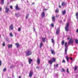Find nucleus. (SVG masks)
<instances>
[{
  "label": "nucleus",
  "instance_id": "1",
  "mask_svg": "<svg viewBox=\"0 0 78 78\" xmlns=\"http://www.w3.org/2000/svg\"><path fill=\"white\" fill-rule=\"evenodd\" d=\"M67 42H66L65 44V54H67V50H68V46L67 45Z\"/></svg>",
  "mask_w": 78,
  "mask_h": 78
},
{
  "label": "nucleus",
  "instance_id": "2",
  "mask_svg": "<svg viewBox=\"0 0 78 78\" xmlns=\"http://www.w3.org/2000/svg\"><path fill=\"white\" fill-rule=\"evenodd\" d=\"M32 53L31 51L30 50H27L26 52V56H29V55H31Z\"/></svg>",
  "mask_w": 78,
  "mask_h": 78
},
{
  "label": "nucleus",
  "instance_id": "3",
  "mask_svg": "<svg viewBox=\"0 0 78 78\" xmlns=\"http://www.w3.org/2000/svg\"><path fill=\"white\" fill-rule=\"evenodd\" d=\"M69 25V23H66V26L65 27V30L66 31H69V27H68Z\"/></svg>",
  "mask_w": 78,
  "mask_h": 78
},
{
  "label": "nucleus",
  "instance_id": "4",
  "mask_svg": "<svg viewBox=\"0 0 78 78\" xmlns=\"http://www.w3.org/2000/svg\"><path fill=\"white\" fill-rule=\"evenodd\" d=\"M73 40L72 38L70 39V41L68 42V44H73Z\"/></svg>",
  "mask_w": 78,
  "mask_h": 78
},
{
  "label": "nucleus",
  "instance_id": "5",
  "mask_svg": "<svg viewBox=\"0 0 78 78\" xmlns=\"http://www.w3.org/2000/svg\"><path fill=\"white\" fill-rule=\"evenodd\" d=\"M9 11V9L8 8V7H5V12L7 13H8Z\"/></svg>",
  "mask_w": 78,
  "mask_h": 78
},
{
  "label": "nucleus",
  "instance_id": "6",
  "mask_svg": "<svg viewBox=\"0 0 78 78\" xmlns=\"http://www.w3.org/2000/svg\"><path fill=\"white\" fill-rule=\"evenodd\" d=\"M41 62V60H40V58H38L37 59V63L38 65H39L40 62Z\"/></svg>",
  "mask_w": 78,
  "mask_h": 78
},
{
  "label": "nucleus",
  "instance_id": "7",
  "mask_svg": "<svg viewBox=\"0 0 78 78\" xmlns=\"http://www.w3.org/2000/svg\"><path fill=\"white\" fill-rule=\"evenodd\" d=\"M59 31H60L59 28H57V29L56 34H59Z\"/></svg>",
  "mask_w": 78,
  "mask_h": 78
},
{
  "label": "nucleus",
  "instance_id": "8",
  "mask_svg": "<svg viewBox=\"0 0 78 78\" xmlns=\"http://www.w3.org/2000/svg\"><path fill=\"white\" fill-rule=\"evenodd\" d=\"M33 75V71H30L29 73V77H31Z\"/></svg>",
  "mask_w": 78,
  "mask_h": 78
},
{
  "label": "nucleus",
  "instance_id": "9",
  "mask_svg": "<svg viewBox=\"0 0 78 78\" xmlns=\"http://www.w3.org/2000/svg\"><path fill=\"white\" fill-rule=\"evenodd\" d=\"M52 22H55V17L54 16H53L52 17Z\"/></svg>",
  "mask_w": 78,
  "mask_h": 78
},
{
  "label": "nucleus",
  "instance_id": "10",
  "mask_svg": "<svg viewBox=\"0 0 78 78\" xmlns=\"http://www.w3.org/2000/svg\"><path fill=\"white\" fill-rule=\"evenodd\" d=\"M41 17H44L45 16V13H44V12H43L41 14Z\"/></svg>",
  "mask_w": 78,
  "mask_h": 78
},
{
  "label": "nucleus",
  "instance_id": "11",
  "mask_svg": "<svg viewBox=\"0 0 78 78\" xmlns=\"http://www.w3.org/2000/svg\"><path fill=\"white\" fill-rule=\"evenodd\" d=\"M51 60L53 62H55L56 61V58H52Z\"/></svg>",
  "mask_w": 78,
  "mask_h": 78
},
{
  "label": "nucleus",
  "instance_id": "12",
  "mask_svg": "<svg viewBox=\"0 0 78 78\" xmlns=\"http://www.w3.org/2000/svg\"><path fill=\"white\" fill-rule=\"evenodd\" d=\"M16 9L17 10H20V8H19V6H18V5L17 4L16 6Z\"/></svg>",
  "mask_w": 78,
  "mask_h": 78
},
{
  "label": "nucleus",
  "instance_id": "13",
  "mask_svg": "<svg viewBox=\"0 0 78 78\" xmlns=\"http://www.w3.org/2000/svg\"><path fill=\"white\" fill-rule=\"evenodd\" d=\"M29 64H31V62H33V60L31 59V58L29 59Z\"/></svg>",
  "mask_w": 78,
  "mask_h": 78
},
{
  "label": "nucleus",
  "instance_id": "14",
  "mask_svg": "<svg viewBox=\"0 0 78 78\" xmlns=\"http://www.w3.org/2000/svg\"><path fill=\"white\" fill-rule=\"evenodd\" d=\"M48 62L50 64H52V63H53V61L51 60H48Z\"/></svg>",
  "mask_w": 78,
  "mask_h": 78
},
{
  "label": "nucleus",
  "instance_id": "15",
  "mask_svg": "<svg viewBox=\"0 0 78 78\" xmlns=\"http://www.w3.org/2000/svg\"><path fill=\"white\" fill-rule=\"evenodd\" d=\"M10 29L12 30L13 29V25L12 24L10 27Z\"/></svg>",
  "mask_w": 78,
  "mask_h": 78
},
{
  "label": "nucleus",
  "instance_id": "16",
  "mask_svg": "<svg viewBox=\"0 0 78 78\" xmlns=\"http://www.w3.org/2000/svg\"><path fill=\"white\" fill-rule=\"evenodd\" d=\"M62 12L63 15H64V14H66V10H64L62 11Z\"/></svg>",
  "mask_w": 78,
  "mask_h": 78
},
{
  "label": "nucleus",
  "instance_id": "17",
  "mask_svg": "<svg viewBox=\"0 0 78 78\" xmlns=\"http://www.w3.org/2000/svg\"><path fill=\"white\" fill-rule=\"evenodd\" d=\"M46 39V37L42 38V41L43 42H45V39Z\"/></svg>",
  "mask_w": 78,
  "mask_h": 78
},
{
  "label": "nucleus",
  "instance_id": "18",
  "mask_svg": "<svg viewBox=\"0 0 78 78\" xmlns=\"http://www.w3.org/2000/svg\"><path fill=\"white\" fill-rule=\"evenodd\" d=\"M66 59L67 61V62H69V56L68 55H66Z\"/></svg>",
  "mask_w": 78,
  "mask_h": 78
},
{
  "label": "nucleus",
  "instance_id": "19",
  "mask_svg": "<svg viewBox=\"0 0 78 78\" xmlns=\"http://www.w3.org/2000/svg\"><path fill=\"white\" fill-rule=\"evenodd\" d=\"M66 5V3L65 2H62V5L63 6H65Z\"/></svg>",
  "mask_w": 78,
  "mask_h": 78
},
{
  "label": "nucleus",
  "instance_id": "20",
  "mask_svg": "<svg viewBox=\"0 0 78 78\" xmlns=\"http://www.w3.org/2000/svg\"><path fill=\"white\" fill-rule=\"evenodd\" d=\"M51 53L52 54H55V51H54V50L51 49Z\"/></svg>",
  "mask_w": 78,
  "mask_h": 78
},
{
  "label": "nucleus",
  "instance_id": "21",
  "mask_svg": "<svg viewBox=\"0 0 78 78\" xmlns=\"http://www.w3.org/2000/svg\"><path fill=\"white\" fill-rule=\"evenodd\" d=\"M8 46L9 48H11L12 47V44H8Z\"/></svg>",
  "mask_w": 78,
  "mask_h": 78
},
{
  "label": "nucleus",
  "instance_id": "22",
  "mask_svg": "<svg viewBox=\"0 0 78 78\" xmlns=\"http://www.w3.org/2000/svg\"><path fill=\"white\" fill-rule=\"evenodd\" d=\"M17 48H18L19 46V43H16L15 44Z\"/></svg>",
  "mask_w": 78,
  "mask_h": 78
},
{
  "label": "nucleus",
  "instance_id": "23",
  "mask_svg": "<svg viewBox=\"0 0 78 78\" xmlns=\"http://www.w3.org/2000/svg\"><path fill=\"white\" fill-rule=\"evenodd\" d=\"M76 17L77 20H78V13L77 12L76 14Z\"/></svg>",
  "mask_w": 78,
  "mask_h": 78
},
{
  "label": "nucleus",
  "instance_id": "24",
  "mask_svg": "<svg viewBox=\"0 0 78 78\" xmlns=\"http://www.w3.org/2000/svg\"><path fill=\"white\" fill-rule=\"evenodd\" d=\"M42 45H43V44H42V42H41V43H40V48H41L42 47Z\"/></svg>",
  "mask_w": 78,
  "mask_h": 78
},
{
  "label": "nucleus",
  "instance_id": "25",
  "mask_svg": "<svg viewBox=\"0 0 78 78\" xmlns=\"http://www.w3.org/2000/svg\"><path fill=\"white\" fill-rule=\"evenodd\" d=\"M9 35L10 37H13V35H12V33H10Z\"/></svg>",
  "mask_w": 78,
  "mask_h": 78
},
{
  "label": "nucleus",
  "instance_id": "26",
  "mask_svg": "<svg viewBox=\"0 0 78 78\" xmlns=\"http://www.w3.org/2000/svg\"><path fill=\"white\" fill-rule=\"evenodd\" d=\"M1 4L2 5L4 4V0H1Z\"/></svg>",
  "mask_w": 78,
  "mask_h": 78
},
{
  "label": "nucleus",
  "instance_id": "27",
  "mask_svg": "<svg viewBox=\"0 0 78 78\" xmlns=\"http://www.w3.org/2000/svg\"><path fill=\"white\" fill-rule=\"evenodd\" d=\"M16 16V17H19V16H20V15L18 14H15Z\"/></svg>",
  "mask_w": 78,
  "mask_h": 78
},
{
  "label": "nucleus",
  "instance_id": "28",
  "mask_svg": "<svg viewBox=\"0 0 78 78\" xmlns=\"http://www.w3.org/2000/svg\"><path fill=\"white\" fill-rule=\"evenodd\" d=\"M51 41L53 44H55V40H54L53 39H52Z\"/></svg>",
  "mask_w": 78,
  "mask_h": 78
},
{
  "label": "nucleus",
  "instance_id": "29",
  "mask_svg": "<svg viewBox=\"0 0 78 78\" xmlns=\"http://www.w3.org/2000/svg\"><path fill=\"white\" fill-rule=\"evenodd\" d=\"M64 44V41H62V45H63Z\"/></svg>",
  "mask_w": 78,
  "mask_h": 78
},
{
  "label": "nucleus",
  "instance_id": "30",
  "mask_svg": "<svg viewBox=\"0 0 78 78\" xmlns=\"http://www.w3.org/2000/svg\"><path fill=\"white\" fill-rule=\"evenodd\" d=\"M59 11V9H58V8H57L55 10V12H58Z\"/></svg>",
  "mask_w": 78,
  "mask_h": 78
},
{
  "label": "nucleus",
  "instance_id": "31",
  "mask_svg": "<svg viewBox=\"0 0 78 78\" xmlns=\"http://www.w3.org/2000/svg\"><path fill=\"white\" fill-rule=\"evenodd\" d=\"M29 17V14H27L26 17V19H28V17Z\"/></svg>",
  "mask_w": 78,
  "mask_h": 78
},
{
  "label": "nucleus",
  "instance_id": "32",
  "mask_svg": "<svg viewBox=\"0 0 78 78\" xmlns=\"http://www.w3.org/2000/svg\"><path fill=\"white\" fill-rule=\"evenodd\" d=\"M75 42H76V44H78V40H77V39H76Z\"/></svg>",
  "mask_w": 78,
  "mask_h": 78
},
{
  "label": "nucleus",
  "instance_id": "33",
  "mask_svg": "<svg viewBox=\"0 0 78 78\" xmlns=\"http://www.w3.org/2000/svg\"><path fill=\"white\" fill-rule=\"evenodd\" d=\"M67 73H69V69H67Z\"/></svg>",
  "mask_w": 78,
  "mask_h": 78
},
{
  "label": "nucleus",
  "instance_id": "34",
  "mask_svg": "<svg viewBox=\"0 0 78 78\" xmlns=\"http://www.w3.org/2000/svg\"><path fill=\"white\" fill-rule=\"evenodd\" d=\"M6 70V68H5L3 69V72H5Z\"/></svg>",
  "mask_w": 78,
  "mask_h": 78
},
{
  "label": "nucleus",
  "instance_id": "35",
  "mask_svg": "<svg viewBox=\"0 0 78 78\" xmlns=\"http://www.w3.org/2000/svg\"><path fill=\"white\" fill-rule=\"evenodd\" d=\"M19 31H21V29H20V28H19L18 30Z\"/></svg>",
  "mask_w": 78,
  "mask_h": 78
},
{
  "label": "nucleus",
  "instance_id": "36",
  "mask_svg": "<svg viewBox=\"0 0 78 78\" xmlns=\"http://www.w3.org/2000/svg\"><path fill=\"white\" fill-rule=\"evenodd\" d=\"M76 69H77V66H76L75 67V69H74V70H76Z\"/></svg>",
  "mask_w": 78,
  "mask_h": 78
},
{
  "label": "nucleus",
  "instance_id": "37",
  "mask_svg": "<svg viewBox=\"0 0 78 78\" xmlns=\"http://www.w3.org/2000/svg\"><path fill=\"white\" fill-rule=\"evenodd\" d=\"M51 27H53L54 26V24H53V23H52L51 24Z\"/></svg>",
  "mask_w": 78,
  "mask_h": 78
},
{
  "label": "nucleus",
  "instance_id": "38",
  "mask_svg": "<svg viewBox=\"0 0 78 78\" xmlns=\"http://www.w3.org/2000/svg\"><path fill=\"white\" fill-rule=\"evenodd\" d=\"M2 45H3V46H5V42H4L3 43V44H2Z\"/></svg>",
  "mask_w": 78,
  "mask_h": 78
},
{
  "label": "nucleus",
  "instance_id": "39",
  "mask_svg": "<svg viewBox=\"0 0 78 78\" xmlns=\"http://www.w3.org/2000/svg\"><path fill=\"white\" fill-rule=\"evenodd\" d=\"M62 71L63 72H65V70L63 68H62Z\"/></svg>",
  "mask_w": 78,
  "mask_h": 78
},
{
  "label": "nucleus",
  "instance_id": "40",
  "mask_svg": "<svg viewBox=\"0 0 78 78\" xmlns=\"http://www.w3.org/2000/svg\"><path fill=\"white\" fill-rule=\"evenodd\" d=\"M10 8L11 9H12V5L10 6Z\"/></svg>",
  "mask_w": 78,
  "mask_h": 78
},
{
  "label": "nucleus",
  "instance_id": "41",
  "mask_svg": "<svg viewBox=\"0 0 78 78\" xmlns=\"http://www.w3.org/2000/svg\"><path fill=\"white\" fill-rule=\"evenodd\" d=\"M62 62H66V61H65V60H63Z\"/></svg>",
  "mask_w": 78,
  "mask_h": 78
},
{
  "label": "nucleus",
  "instance_id": "42",
  "mask_svg": "<svg viewBox=\"0 0 78 78\" xmlns=\"http://www.w3.org/2000/svg\"><path fill=\"white\" fill-rule=\"evenodd\" d=\"M1 65H2V61L0 60V66H1Z\"/></svg>",
  "mask_w": 78,
  "mask_h": 78
},
{
  "label": "nucleus",
  "instance_id": "43",
  "mask_svg": "<svg viewBox=\"0 0 78 78\" xmlns=\"http://www.w3.org/2000/svg\"><path fill=\"white\" fill-rule=\"evenodd\" d=\"M58 65H59L58 64H57V65L56 66V67H58Z\"/></svg>",
  "mask_w": 78,
  "mask_h": 78
},
{
  "label": "nucleus",
  "instance_id": "44",
  "mask_svg": "<svg viewBox=\"0 0 78 78\" xmlns=\"http://www.w3.org/2000/svg\"><path fill=\"white\" fill-rule=\"evenodd\" d=\"M70 59H71V60H72V59H73V58L72 57H70Z\"/></svg>",
  "mask_w": 78,
  "mask_h": 78
},
{
  "label": "nucleus",
  "instance_id": "45",
  "mask_svg": "<svg viewBox=\"0 0 78 78\" xmlns=\"http://www.w3.org/2000/svg\"><path fill=\"white\" fill-rule=\"evenodd\" d=\"M36 68L37 69H39V67L38 66H37L36 67Z\"/></svg>",
  "mask_w": 78,
  "mask_h": 78
},
{
  "label": "nucleus",
  "instance_id": "46",
  "mask_svg": "<svg viewBox=\"0 0 78 78\" xmlns=\"http://www.w3.org/2000/svg\"><path fill=\"white\" fill-rule=\"evenodd\" d=\"M58 16H59L58 15H56V17H58Z\"/></svg>",
  "mask_w": 78,
  "mask_h": 78
},
{
  "label": "nucleus",
  "instance_id": "47",
  "mask_svg": "<svg viewBox=\"0 0 78 78\" xmlns=\"http://www.w3.org/2000/svg\"><path fill=\"white\" fill-rule=\"evenodd\" d=\"M67 39H68V40H69L70 39V37H68L67 38Z\"/></svg>",
  "mask_w": 78,
  "mask_h": 78
},
{
  "label": "nucleus",
  "instance_id": "48",
  "mask_svg": "<svg viewBox=\"0 0 78 78\" xmlns=\"http://www.w3.org/2000/svg\"><path fill=\"white\" fill-rule=\"evenodd\" d=\"M2 8L0 7V11H2Z\"/></svg>",
  "mask_w": 78,
  "mask_h": 78
},
{
  "label": "nucleus",
  "instance_id": "49",
  "mask_svg": "<svg viewBox=\"0 0 78 78\" xmlns=\"http://www.w3.org/2000/svg\"><path fill=\"white\" fill-rule=\"evenodd\" d=\"M76 33H78V29H77L76 30Z\"/></svg>",
  "mask_w": 78,
  "mask_h": 78
},
{
  "label": "nucleus",
  "instance_id": "50",
  "mask_svg": "<svg viewBox=\"0 0 78 78\" xmlns=\"http://www.w3.org/2000/svg\"><path fill=\"white\" fill-rule=\"evenodd\" d=\"M59 7L60 8H61V6L60 5H59Z\"/></svg>",
  "mask_w": 78,
  "mask_h": 78
},
{
  "label": "nucleus",
  "instance_id": "51",
  "mask_svg": "<svg viewBox=\"0 0 78 78\" xmlns=\"http://www.w3.org/2000/svg\"><path fill=\"white\" fill-rule=\"evenodd\" d=\"M46 10H47V9H44V11H46Z\"/></svg>",
  "mask_w": 78,
  "mask_h": 78
},
{
  "label": "nucleus",
  "instance_id": "52",
  "mask_svg": "<svg viewBox=\"0 0 78 78\" xmlns=\"http://www.w3.org/2000/svg\"><path fill=\"white\" fill-rule=\"evenodd\" d=\"M19 78H21V76H19Z\"/></svg>",
  "mask_w": 78,
  "mask_h": 78
},
{
  "label": "nucleus",
  "instance_id": "53",
  "mask_svg": "<svg viewBox=\"0 0 78 78\" xmlns=\"http://www.w3.org/2000/svg\"><path fill=\"white\" fill-rule=\"evenodd\" d=\"M34 31H35V29L34 28Z\"/></svg>",
  "mask_w": 78,
  "mask_h": 78
},
{
  "label": "nucleus",
  "instance_id": "54",
  "mask_svg": "<svg viewBox=\"0 0 78 78\" xmlns=\"http://www.w3.org/2000/svg\"><path fill=\"white\" fill-rule=\"evenodd\" d=\"M32 4H33V5H34V3H32Z\"/></svg>",
  "mask_w": 78,
  "mask_h": 78
},
{
  "label": "nucleus",
  "instance_id": "55",
  "mask_svg": "<svg viewBox=\"0 0 78 78\" xmlns=\"http://www.w3.org/2000/svg\"><path fill=\"white\" fill-rule=\"evenodd\" d=\"M55 76H58V75H57Z\"/></svg>",
  "mask_w": 78,
  "mask_h": 78
},
{
  "label": "nucleus",
  "instance_id": "56",
  "mask_svg": "<svg viewBox=\"0 0 78 78\" xmlns=\"http://www.w3.org/2000/svg\"><path fill=\"white\" fill-rule=\"evenodd\" d=\"M34 78H36L35 77H34Z\"/></svg>",
  "mask_w": 78,
  "mask_h": 78
},
{
  "label": "nucleus",
  "instance_id": "57",
  "mask_svg": "<svg viewBox=\"0 0 78 78\" xmlns=\"http://www.w3.org/2000/svg\"><path fill=\"white\" fill-rule=\"evenodd\" d=\"M27 2L28 3V1H27Z\"/></svg>",
  "mask_w": 78,
  "mask_h": 78
},
{
  "label": "nucleus",
  "instance_id": "58",
  "mask_svg": "<svg viewBox=\"0 0 78 78\" xmlns=\"http://www.w3.org/2000/svg\"><path fill=\"white\" fill-rule=\"evenodd\" d=\"M10 67V68H11V67Z\"/></svg>",
  "mask_w": 78,
  "mask_h": 78
}]
</instances>
